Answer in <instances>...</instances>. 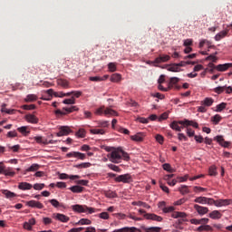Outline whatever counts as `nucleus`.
I'll list each match as a JSON object with an SVG mask.
<instances>
[{
    "label": "nucleus",
    "mask_w": 232,
    "mask_h": 232,
    "mask_svg": "<svg viewBox=\"0 0 232 232\" xmlns=\"http://www.w3.org/2000/svg\"><path fill=\"white\" fill-rule=\"evenodd\" d=\"M111 162H113V164H119L121 160H130V154L128 152L124 151L122 149L118 148L117 150L111 152L110 155H108Z\"/></svg>",
    "instance_id": "nucleus-1"
},
{
    "label": "nucleus",
    "mask_w": 232,
    "mask_h": 232,
    "mask_svg": "<svg viewBox=\"0 0 232 232\" xmlns=\"http://www.w3.org/2000/svg\"><path fill=\"white\" fill-rule=\"evenodd\" d=\"M72 209L76 213H89V215L95 213V208H90L86 205H72Z\"/></svg>",
    "instance_id": "nucleus-2"
},
{
    "label": "nucleus",
    "mask_w": 232,
    "mask_h": 232,
    "mask_svg": "<svg viewBox=\"0 0 232 232\" xmlns=\"http://www.w3.org/2000/svg\"><path fill=\"white\" fill-rule=\"evenodd\" d=\"M115 182H123V184H130V182H133V178L131 177V174H121L117 176L114 179Z\"/></svg>",
    "instance_id": "nucleus-3"
},
{
    "label": "nucleus",
    "mask_w": 232,
    "mask_h": 232,
    "mask_svg": "<svg viewBox=\"0 0 232 232\" xmlns=\"http://www.w3.org/2000/svg\"><path fill=\"white\" fill-rule=\"evenodd\" d=\"M73 111H79L77 106L64 107L63 110H56L55 115H68V113H73Z\"/></svg>",
    "instance_id": "nucleus-4"
},
{
    "label": "nucleus",
    "mask_w": 232,
    "mask_h": 232,
    "mask_svg": "<svg viewBox=\"0 0 232 232\" xmlns=\"http://www.w3.org/2000/svg\"><path fill=\"white\" fill-rule=\"evenodd\" d=\"M102 113H104V115H112V116L118 115L117 111L110 108L104 109V107H100L99 109H97L96 115H102Z\"/></svg>",
    "instance_id": "nucleus-5"
},
{
    "label": "nucleus",
    "mask_w": 232,
    "mask_h": 232,
    "mask_svg": "<svg viewBox=\"0 0 232 232\" xmlns=\"http://www.w3.org/2000/svg\"><path fill=\"white\" fill-rule=\"evenodd\" d=\"M67 159H78L79 160H84L86 159V154L79 151H72L66 154Z\"/></svg>",
    "instance_id": "nucleus-6"
},
{
    "label": "nucleus",
    "mask_w": 232,
    "mask_h": 232,
    "mask_svg": "<svg viewBox=\"0 0 232 232\" xmlns=\"http://www.w3.org/2000/svg\"><path fill=\"white\" fill-rule=\"evenodd\" d=\"M215 93H218V95H220V93H231L232 92V87L231 86H218L214 89Z\"/></svg>",
    "instance_id": "nucleus-7"
},
{
    "label": "nucleus",
    "mask_w": 232,
    "mask_h": 232,
    "mask_svg": "<svg viewBox=\"0 0 232 232\" xmlns=\"http://www.w3.org/2000/svg\"><path fill=\"white\" fill-rule=\"evenodd\" d=\"M180 122H184V121H174L170 123V128L171 130H175V131H182V130H184V128H186V126L182 125V123Z\"/></svg>",
    "instance_id": "nucleus-8"
},
{
    "label": "nucleus",
    "mask_w": 232,
    "mask_h": 232,
    "mask_svg": "<svg viewBox=\"0 0 232 232\" xmlns=\"http://www.w3.org/2000/svg\"><path fill=\"white\" fill-rule=\"evenodd\" d=\"M72 133V129L68 126H62L59 128V131L57 132V137H64L66 135H70Z\"/></svg>",
    "instance_id": "nucleus-9"
},
{
    "label": "nucleus",
    "mask_w": 232,
    "mask_h": 232,
    "mask_svg": "<svg viewBox=\"0 0 232 232\" xmlns=\"http://www.w3.org/2000/svg\"><path fill=\"white\" fill-rule=\"evenodd\" d=\"M53 218H55V220H59L60 222H70V218L64 214H61V213H54L53 215Z\"/></svg>",
    "instance_id": "nucleus-10"
},
{
    "label": "nucleus",
    "mask_w": 232,
    "mask_h": 232,
    "mask_svg": "<svg viewBox=\"0 0 232 232\" xmlns=\"http://www.w3.org/2000/svg\"><path fill=\"white\" fill-rule=\"evenodd\" d=\"M144 218H146V220H154L156 222H162V217L160 216H157V214H145L143 215Z\"/></svg>",
    "instance_id": "nucleus-11"
},
{
    "label": "nucleus",
    "mask_w": 232,
    "mask_h": 232,
    "mask_svg": "<svg viewBox=\"0 0 232 232\" xmlns=\"http://www.w3.org/2000/svg\"><path fill=\"white\" fill-rule=\"evenodd\" d=\"M214 140H217V142H218V144H220V146H222L223 148H229V146H231V142L225 141L223 136H216L214 138Z\"/></svg>",
    "instance_id": "nucleus-12"
},
{
    "label": "nucleus",
    "mask_w": 232,
    "mask_h": 232,
    "mask_svg": "<svg viewBox=\"0 0 232 232\" xmlns=\"http://www.w3.org/2000/svg\"><path fill=\"white\" fill-rule=\"evenodd\" d=\"M194 209L197 210V213L200 216L206 215L209 212V208H208V207H202L197 204L194 205Z\"/></svg>",
    "instance_id": "nucleus-13"
},
{
    "label": "nucleus",
    "mask_w": 232,
    "mask_h": 232,
    "mask_svg": "<svg viewBox=\"0 0 232 232\" xmlns=\"http://www.w3.org/2000/svg\"><path fill=\"white\" fill-rule=\"evenodd\" d=\"M140 229L135 227H124L121 228L114 229L112 232H139Z\"/></svg>",
    "instance_id": "nucleus-14"
},
{
    "label": "nucleus",
    "mask_w": 232,
    "mask_h": 232,
    "mask_svg": "<svg viewBox=\"0 0 232 232\" xmlns=\"http://www.w3.org/2000/svg\"><path fill=\"white\" fill-rule=\"evenodd\" d=\"M26 206H28L29 208H36L37 209H43V208H44V205H43V203L36 200L27 201Z\"/></svg>",
    "instance_id": "nucleus-15"
},
{
    "label": "nucleus",
    "mask_w": 232,
    "mask_h": 232,
    "mask_svg": "<svg viewBox=\"0 0 232 232\" xmlns=\"http://www.w3.org/2000/svg\"><path fill=\"white\" fill-rule=\"evenodd\" d=\"M232 204V199H218L216 200V208H223Z\"/></svg>",
    "instance_id": "nucleus-16"
},
{
    "label": "nucleus",
    "mask_w": 232,
    "mask_h": 232,
    "mask_svg": "<svg viewBox=\"0 0 232 232\" xmlns=\"http://www.w3.org/2000/svg\"><path fill=\"white\" fill-rule=\"evenodd\" d=\"M169 59H171V57L168 54H164V55H160L159 57H157L154 60V63L156 64H160V63H168V61H169Z\"/></svg>",
    "instance_id": "nucleus-17"
},
{
    "label": "nucleus",
    "mask_w": 232,
    "mask_h": 232,
    "mask_svg": "<svg viewBox=\"0 0 232 232\" xmlns=\"http://www.w3.org/2000/svg\"><path fill=\"white\" fill-rule=\"evenodd\" d=\"M25 121L31 124H37V122H39V118L34 114H26Z\"/></svg>",
    "instance_id": "nucleus-18"
},
{
    "label": "nucleus",
    "mask_w": 232,
    "mask_h": 232,
    "mask_svg": "<svg viewBox=\"0 0 232 232\" xmlns=\"http://www.w3.org/2000/svg\"><path fill=\"white\" fill-rule=\"evenodd\" d=\"M181 126H185V128H188V126H193V128L198 129V123L194 121L189 120H184V122L180 121Z\"/></svg>",
    "instance_id": "nucleus-19"
},
{
    "label": "nucleus",
    "mask_w": 232,
    "mask_h": 232,
    "mask_svg": "<svg viewBox=\"0 0 232 232\" xmlns=\"http://www.w3.org/2000/svg\"><path fill=\"white\" fill-rule=\"evenodd\" d=\"M131 140H134V142H142L144 140V133L138 132L135 135L130 136Z\"/></svg>",
    "instance_id": "nucleus-20"
},
{
    "label": "nucleus",
    "mask_w": 232,
    "mask_h": 232,
    "mask_svg": "<svg viewBox=\"0 0 232 232\" xmlns=\"http://www.w3.org/2000/svg\"><path fill=\"white\" fill-rule=\"evenodd\" d=\"M229 68H232V63L218 64L216 66L218 72H226L227 70H229Z\"/></svg>",
    "instance_id": "nucleus-21"
},
{
    "label": "nucleus",
    "mask_w": 232,
    "mask_h": 232,
    "mask_svg": "<svg viewBox=\"0 0 232 232\" xmlns=\"http://www.w3.org/2000/svg\"><path fill=\"white\" fill-rule=\"evenodd\" d=\"M17 131L24 135V137H27V135H30V128L28 126H22L17 128Z\"/></svg>",
    "instance_id": "nucleus-22"
},
{
    "label": "nucleus",
    "mask_w": 232,
    "mask_h": 232,
    "mask_svg": "<svg viewBox=\"0 0 232 232\" xmlns=\"http://www.w3.org/2000/svg\"><path fill=\"white\" fill-rule=\"evenodd\" d=\"M209 218H212L213 220H218L222 218V213L218 210H214L209 213Z\"/></svg>",
    "instance_id": "nucleus-23"
},
{
    "label": "nucleus",
    "mask_w": 232,
    "mask_h": 232,
    "mask_svg": "<svg viewBox=\"0 0 232 232\" xmlns=\"http://www.w3.org/2000/svg\"><path fill=\"white\" fill-rule=\"evenodd\" d=\"M60 179L62 180H65L66 179H70L71 180H75V179H81V176H79V175L68 176V174L62 173V174H60Z\"/></svg>",
    "instance_id": "nucleus-24"
},
{
    "label": "nucleus",
    "mask_w": 232,
    "mask_h": 232,
    "mask_svg": "<svg viewBox=\"0 0 232 232\" xmlns=\"http://www.w3.org/2000/svg\"><path fill=\"white\" fill-rule=\"evenodd\" d=\"M18 188L20 189H22L23 191H25L27 189H32V188H34V186H32V184H30L28 182H21V183H19Z\"/></svg>",
    "instance_id": "nucleus-25"
},
{
    "label": "nucleus",
    "mask_w": 232,
    "mask_h": 232,
    "mask_svg": "<svg viewBox=\"0 0 232 232\" xmlns=\"http://www.w3.org/2000/svg\"><path fill=\"white\" fill-rule=\"evenodd\" d=\"M92 163L90 162H83L80 164L73 165V168H77V169H86L87 168H91Z\"/></svg>",
    "instance_id": "nucleus-26"
},
{
    "label": "nucleus",
    "mask_w": 232,
    "mask_h": 232,
    "mask_svg": "<svg viewBox=\"0 0 232 232\" xmlns=\"http://www.w3.org/2000/svg\"><path fill=\"white\" fill-rule=\"evenodd\" d=\"M168 72H182V70L179 67L178 63H171L169 65Z\"/></svg>",
    "instance_id": "nucleus-27"
},
{
    "label": "nucleus",
    "mask_w": 232,
    "mask_h": 232,
    "mask_svg": "<svg viewBox=\"0 0 232 232\" xmlns=\"http://www.w3.org/2000/svg\"><path fill=\"white\" fill-rule=\"evenodd\" d=\"M1 111L3 113H7L8 115H14L15 113V110L14 109H7L6 104H3L1 108Z\"/></svg>",
    "instance_id": "nucleus-28"
},
{
    "label": "nucleus",
    "mask_w": 232,
    "mask_h": 232,
    "mask_svg": "<svg viewBox=\"0 0 232 232\" xmlns=\"http://www.w3.org/2000/svg\"><path fill=\"white\" fill-rule=\"evenodd\" d=\"M215 102V100H213L212 98H205L204 101L201 102V105L202 106H213V103Z\"/></svg>",
    "instance_id": "nucleus-29"
},
{
    "label": "nucleus",
    "mask_w": 232,
    "mask_h": 232,
    "mask_svg": "<svg viewBox=\"0 0 232 232\" xmlns=\"http://www.w3.org/2000/svg\"><path fill=\"white\" fill-rule=\"evenodd\" d=\"M5 177H14L15 175V171H14V169L13 168H6L5 170H4V174Z\"/></svg>",
    "instance_id": "nucleus-30"
},
{
    "label": "nucleus",
    "mask_w": 232,
    "mask_h": 232,
    "mask_svg": "<svg viewBox=\"0 0 232 232\" xmlns=\"http://www.w3.org/2000/svg\"><path fill=\"white\" fill-rule=\"evenodd\" d=\"M69 189L72 193H82L84 188H82V187H81L79 185H75V186L71 187Z\"/></svg>",
    "instance_id": "nucleus-31"
},
{
    "label": "nucleus",
    "mask_w": 232,
    "mask_h": 232,
    "mask_svg": "<svg viewBox=\"0 0 232 232\" xmlns=\"http://www.w3.org/2000/svg\"><path fill=\"white\" fill-rule=\"evenodd\" d=\"M91 224L92 220L88 218H82L76 223V226H90Z\"/></svg>",
    "instance_id": "nucleus-32"
},
{
    "label": "nucleus",
    "mask_w": 232,
    "mask_h": 232,
    "mask_svg": "<svg viewBox=\"0 0 232 232\" xmlns=\"http://www.w3.org/2000/svg\"><path fill=\"white\" fill-rule=\"evenodd\" d=\"M57 85L62 86V88H68L70 86V83L64 79H58Z\"/></svg>",
    "instance_id": "nucleus-33"
},
{
    "label": "nucleus",
    "mask_w": 232,
    "mask_h": 232,
    "mask_svg": "<svg viewBox=\"0 0 232 232\" xmlns=\"http://www.w3.org/2000/svg\"><path fill=\"white\" fill-rule=\"evenodd\" d=\"M132 206H139L140 208H145L147 209H150V205H148V203L143 202V201H133L132 202Z\"/></svg>",
    "instance_id": "nucleus-34"
},
{
    "label": "nucleus",
    "mask_w": 232,
    "mask_h": 232,
    "mask_svg": "<svg viewBox=\"0 0 232 232\" xmlns=\"http://www.w3.org/2000/svg\"><path fill=\"white\" fill-rule=\"evenodd\" d=\"M90 132L92 135H104V133H106V130H104V129H92L90 130Z\"/></svg>",
    "instance_id": "nucleus-35"
},
{
    "label": "nucleus",
    "mask_w": 232,
    "mask_h": 232,
    "mask_svg": "<svg viewBox=\"0 0 232 232\" xmlns=\"http://www.w3.org/2000/svg\"><path fill=\"white\" fill-rule=\"evenodd\" d=\"M35 101H37V95H35V94H28L24 98L25 102H35Z\"/></svg>",
    "instance_id": "nucleus-36"
},
{
    "label": "nucleus",
    "mask_w": 232,
    "mask_h": 232,
    "mask_svg": "<svg viewBox=\"0 0 232 232\" xmlns=\"http://www.w3.org/2000/svg\"><path fill=\"white\" fill-rule=\"evenodd\" d=\"M3 195H5L7 198H14V197H17V195L10 190L4 189L2 190Z\"/></svg>",
    "instance_id": "nucleus-37"
},
{
    "label": "nucleus",
    "mask_w": 232,
    "mask_h": 232,
    "mask_svg": "<svg viewBox=\"0 0 232 232\" xmlns=\"http://www.w3.org/2000/svg\"><path fill=\"white\" fill-rule=\"evenodd\" d=\"M226 35H227V31H221L218 34H216L215 40L220 41V40L224 39V37H226Z\"/></svg>",
    "instance_id": "nucleus-38"
},
{
    "label": "nucleus",
    "mask_w": 232,
    "mask_h": 232,
    "mask_svg": "<svg viewBox=\"0 0 232 232\" xmlns=\"http://www.w3.org/2000/svg\"><path fill=\"white\" fill-rule=\"evenodd\" d=\"M121 79H122V77L119 73H113L111 76V82H120Z\"/></svg>",
    "instance_id": "nucleus-39"
},
{
    "label": "nucleus",
    "mask_w": 232,
    "mask_h": 232,
    "mask_svg": "<svg viewBox=\"0 0 232 232\" xmlns=\"http://www.w3.org/2000/svg\"><path fill=\"white\" fill-rule=\"evenodd\" d=\"M162 168L165 171H168L169 173H175V169L171 168V165L169 163H164L162 165Z\"/></svg>",
    "instance_id": "nucleus-40"
},
{
    "label": "nucleus",
    "mask_w": 232,
    "mask_h": 232,
    "mask_svg": "<svg viewBox=\"0 0 232 232\" xmlns=\"http://www.w3.org/2000/svg\"><path fill=\"white\" fill-rule=\"evenodd\" d=\"M179 191L181 193V195H188V193H189V188L188 186L182 185L180 188H179Z\"/></svg>",
    "instance_id": "nucleus-41"
},
{
    "label": "nucleus",
    "mask_w": 232,
    "mask_h": 232,
    "mask_svg": "<svg viewBox=\"0 0 232 232\" xmlns=\"http://www.w3.org/2000/svg\"><path fill=\"white\" fill-rule=\"evenodd\" d=\"M207 197H198L194 199V202H196L197 204H207Z\"/></svg>",
    "instance_id": "nucleus-42"
},
{
    "label": "nucleus",
    "mask_w": 232,
    "mask_h": 232,
    "mask_svg": "<svg viewBox=\"0 0 232 232\" xmlns=\"http://www.w3.org/2000/svg\"><path fill=\"white\" fill-rule=\"evenodd\" d=\"M211 121L214 124H218L222 121V116L216 114L211 118Z\"/></svg>",
    "instance_id": "nucleus-43"
},
{
    "label": "nucleus",
    "mask_w": 232,
    "mask_h": 232,
    "mask_svg": "<svg viewBox=\"0 0 232 232\" xmlns=\"http://www.w3.org/2000/svg\"><path fill=\"white\" fill-rule=\"evenodd\" d=\"M208 173L210 177L217 176V167L215 165L210 166L208 169Z\"/></svg>",
    "instance_id": "nucleus-44"
},
{
    "label": "nucleus",
    "mask_w": 232,
    "mask_h": 232,
    "mask_svg": "<svg viewBox=\"0 0 232 232\" xmlns=\"http://www.w3.org/2000/svg\"><path fill=\"white\" fill-rule=\"evenodd\" d=\"M226 106H227V103H226V102H221L220 104H218L216 107L217 108L216 111L220 112L223 110H226Z\"/></svg>",
    "instance_id": "nucleus-45"
},
{
    "label": "nucleus",
    "mask_w": 232,
    "mask_h": 232,
    "mask_svg": "<svg viewBox=\"0 0 232 232\" xmlns=\"http://www.w3.org/2000/svg\"><path fill=\"white\" fill-rule=\"evenodd\" d=\"M89 81H92L93 82H101L104 81V78L101 76H91L89 77Z\"/></svg>",
    "instance_id": "nucleus-46"
},
{
    "label": "nucleus",
    "mask_w": 232,
    "mask_h": 232,
    "mask_svg": "<svg viewBox=\"0 0 232 232\" xmlns=\"http://www.w3.org/2000/svg\"><path fill=\"white\" fill-rule=\"evenodd\" d=\"M99 128H108L110 126V121H98Z\"/></svg>",
    "instance_id": "nucleus-47"
},
{
    "label": "nucleus",
    "mask_w": 232,
    "mask_h": 232,
    "mask_svg": "<svg viewBox=\"0 0 232 232\" xmlns=\"http://www.w3.org/2000/svg\"><path fill=\"white\" fill-rule=\"evenodd\" d=\"M108 69L111 72H117V63H108Z\"/></svg>",
    "instance_id": "nucleus-48"
},
{
    "label": "nucleus",
    "mask_w": 232,
    "mask_h": 232,
    "mask_svg": "<svg viewBox=\"0 0 232 232\" xmlns=\"http://www.w3.org/2000/svg\"><path fill=\"white\" fill-rule=\"evenodd\" d=\"M99 218H102V220H109L110 219V214L108 212H102L98 214Z\"/></svg>",
    "instance_id": "nucleus-49"
},
{
    "label": "nucleus",
    "mask_w": 232,
    "mask_h": 232,
    "mask_svg": "<svg viewBox=\"0 0 232 232\" xmlns=\"http://www.w3.org/2000/svg\"><path fill=\"white\" fill-rule=\"evenodd\" d=\"M50 204H52V206H53V208H62L63 205L57 201V199H50L49 200Z\"/></svg>",
    "instance_id": "nucleus-50"
},
{
    "label": "nucleus",
    "mask_w": 232,
    "mask_h": 232,
    "mask_svg": "<svg viewBox=\"0 0 232 232\" xmlns=\"http://www.w3.org/2000/svg\"><path fill=\"white\" fill-rule=\"evenodd\" d=\"M41 166H39V164L34 163L33 165H31V167H29L26 171H37V169H39Z\"/></svg>",
    "instance_id": "nucleus-51"
},
{
    "label": "nucleus",
    "mask_w": 232,
    "mask_h": 232,
    "mask_svg": "<svg viewBox=\"0 0 232 232\" xmlns=\"http://www.w3.org/2000/svg\"><path fill=\"white\" fill-rule=\"evenodd\" d=\"M108 168H110V169H112V171H116L117 173H121V168H119V166H117V165L109 164Z\"/></svg>",
    "instance_id": "nucleus-52"
},
{
    "label": "nucleus",
    "mask_w": 232,
    "mask_h": 232,
    "mask_svg": "<svg viewBox=\"0 0 232 232\" xmlns=\"http://www.w3.org/2000/svg\"><path fill=\"white\" fill-rule=\"evenodd\" d=\"M44 188V183H35L34 185V189H35L36 191H41V189H43Z\"/></svg>",
    "instance_id": "nucleus-53"
},
{
    "label": "nucleus",
    "mask_w": 232,
    "mask_h": 232,
    "mask_svg": "<svg viewBox=\"0 0 232 232\" xmlns=\"http://www.w3.org/2000/svg\"><path fill=\"white\" fill-rule=\"evenodd\" d=\"M76 136L80 137L81 139H84L86 137V131H84V130L81 129L76 132Z\"/></svg>",
    "instance_id": "nucleus-54"
},
{
    "label": "nucleus",
    "mask_w": 232,
    "mask_h": 232,
    "mask_svg": "<svg viewBox=\"0 0 232 232\" xmlns=\"http://www.w3.org/2000/svg\"><path fill=\"white\" fill-rule=\"evenodd\" d=\"M63 104H75V98L72 97L70 99H65L63 101Z\"/></svg>",
    "instance_id": "nucleus-55"
},
{
    "label": "nucleus",
    "mask_w": 232,
    "mask_h": 232,
    "mask_svg": "<svg viewBox=\"0 0 232 232\" xmlns=\"http://www.w3.org/2000/svg\"><path fill=\"white\" fill-rule=\"evenodd\" d=\"M195 193H202L204 191H208V188H202V187H194L193 188Z\"/></svg>",
    "instance_id": "nucleus-56"
},
{
    "label": "nucleus",
    "mask_w": 232,
    "mask_h": 232,
    "mask_svg": "<svg viewBox=\"0 0 232 232\" xmlns=\"http://www.w3.org/2000/svg\"><path fill=\"white\" fill-rule=\"evenodd\" d=\"M206 61H211L212 63H217V61H218V58L214 54H210L206 58Z\"/></svg>",
    "instance_id": "nucleus-57"
},
{
    "label": "nucleus",
    "mask_w": 232,
    "mask_h": 232,
    "mask_svg": "<svg viewBox=\"0 0 232 232\" xmlns=\"http://www.w3.org/2000/svg\"><path fill=\"white\" fill-rule=\"evenodd\" d=\"M175 211V207H165L163 208V213H173Z\"/></svg>",
    "instance_id": "nucleus-58"
},
{
    "label": "nucleus",
    "mask_w": 232,
    "mask_h": 232,
    "mask_svg": "<svg viewBox=\"0 0 232 232\" xmlns=\"http://www.w3.org/2000/svg\"><path fill=\"white\" fill-rule=\"evenodd\" d=\"M207 204L208 206H217V200L211 198H207Z\"/></svg>",
    "instance_id": "nucleus-59"
},
{
    "label": "nucleus",
    "mask_w": 232,
    "mask_h": 232,
    "mask_svg": "<svg viewBox=\"0 0 232 232\" xmlns=\"http://www.w3.org/2000/svg\"><path fill=\"white\" fill-rule=\"evenodd\" d=\"M157 142H159V144H163L164 142V137L160 134H157L155 137Z\"/></svg>",
    "instance_id": "nucleus-60"
},
{
    "label": "nucleus",
    "mask_w": 232,
    "mask_h": 232,
    "mask_svg": "<svg viewBox=\"0 0 232 232\" xmlns=\"http://www.w3.org/2000/svg\"><path fill=\"white\" fill-rule=\"evenodd\" d=\"M114 217H116V218H119L120 220H124V218H126V214H122V213H115L113 214Z\"/></svg>",
    "instance_id": "nucleus-61"
},
{
    "label": "nucleus",
    "mask_w": 232,
    "mask_h": 232,
    "mask_svg": "<svg viewBox=\"0 0 232 232\" xmlns=\"http://www.w3.org/2000/svg\"><path fill=\"white\" fill-rule=\"evenodd\" d=\"M187 135L188 137H195V130H193V129L191 128H188L187 129Z\"/></svg>",
    "instance_id": "nucleus-62"
},
{
    "label": "nucleus",
    "mask_w": 232,
    "mask_h": 232,
    "mask_svg": "<svg viewBox=\"0 0 232 232\" xmlns=\"http://www.w3.org/2000/svg\"><path fill=\"white\" fill-rule=\"evenodd\" d=\"M186 198H180L179 200H177L176 202H174V206H182V204H184L186 202Z\"/></svg>",
    "instance_id": "nucleus-63"
},
{
    "label": "nucleus",
    "mask_w": 232,
    "mask_h": 232,
    "mask_svg": "<svg viewBox=\"0 0 232 232\" xmlns=\"http://www.w3.org/2000/svg\"><path fill=\"white\" fill-rule=\"evenodd\" d=\"M35 108H36L35 104L23 105V110H35Z\"/></svg>",
    "instance_id": "nucleus-64"
}]
</instances>
